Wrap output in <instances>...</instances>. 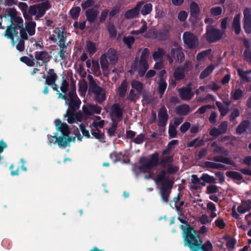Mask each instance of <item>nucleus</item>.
Wrapping results in <instances>:
<instances>
[{"label":"nucleus","mask_w":251,"mask_h":251,"mask_svg":"<svg viewBox=\"0 0 251 251\" xmlns=\"http://www.w3.org/2000/svg\"><path fill=\"white\" fill-rule=\"evenodd\" d=\"M139 95L138 93H136L133 89H131L128 98L131 101H135L139 98Z\"/></svg>","instance_id":"052dcab7"},{"label":"nucleus","mask_w":251,"mask_h":251,"mask_svg":"<svg viewBox=\"0 0 251 251\" xmlns=\"http://www.w3.org/2000/svg\"><path fill=\"white\" fill-rule=\"evenodd\" d=\"M69 82L63 77L62 82L60 86V90L64 94L66 93L69 90Z\"/></svg>","instance_id":"6e6d98bb"},{"label":"nucleus","mask_w":251,"mask_h":251,"mask_svg":"<svg viewBox=\"0 0 251 251\" xmlns=\"http://www.w3.org/2000/svg\"><path fill=\"white\" fill-rule=\"evenodd\" d=\"M123 112L120 105L117 103L113 104L111 108L110 116L111 119H117L121 121L123 118Z\"/></svg>","instance_id":"a211bd4d"},{"label":"nucleus","mask_w":251,"mask_h":251,"mask_svg":"<svg viewBox=\"0 0 251 251\" xmlns=\"http://www.w3.org/2000/svg\"><path fill=\"white\" fill-rule=\"evenodd\" d=\"M191 182L193 184L191 185L190 188L193 190H198L201 188L200 186L201 184L204 186V174L201 175V178H199L197 175L192 176Z\"/></svg>","instance_id":"aec40b11"},{"label":"nucleus","mask_w":251,"mask_h":251,"mask_svg":"<svg viewBox=\"0 0 251 251\" xmlns=\"http://www.w3.org/2000/svg\"><path fill=\"white\" fill-rule=\"evenodd\" d=\"M173 161L172 155L166 156L159 161V153L155 152L150 155V159L144 156L140 157L139 162L141 165L138 167V169L141 172L146 173L158 165L163 168H166L171 165Z\"/></svg>","instance_id":"20e7f679"},{"label":"nucleus","mask_w":251,"mask_h":251,"mask_svg":"<svg viewBox=\"0 0 251 251\" xmlns=\"http://www.w3.org/2000/svg\"><path fill=\"white\" fill-rule=\"evenodd\" d=\"M34 54L35 58L37 60L36 67L43 65L46 67L50 57L49 53L46 50H43L36 51Z\"/></svg>","instance_id":"9d476101"},{"label":"nucleus","mask_w":251,"mask_h":251,"mask_svg":"<svg viewBox=\"0 0 251 251\" xmlns=\"http://www.w3.org/2000/svg\"><path fill=\"white\" fill-rule=\"evenodd\" d=\"M243 95V91L240 88L236 89L234 92H231V96L234 100H237L241 99Z\"/></svg>","instance_id":"a19ab883"},{"label":"nucleus","mask_w":251,"mask_h":251,"mask_svg":"<svg viewBox=\"0 0 251 251\" xmlns=\"http://www.w3.org/2000/svg\"><path fill=\"white\" fill-rule=\"evenodd\" d=\"M214 152L217 154H221L225 156H228L229 154L228 151L225 149L224 147L216 146L213 150Z\"/></svg>","instance_id":"49530a36"},{"label":"nucleus","mask_w":251,"mask_h":251,"mask_svg":"<svg viewBox=\"0 0 251 251\" xmlns=\"http://www.w3.org/2000/svg\"><path fill=\"white\" fill-rule=\"evenodd\" d=\"M185 73L181 66H178L174 71L175 78L177 80L183 79L185 77Z\"/></svg>","instance_id":"2f4dec72"},{"label":"nucleus","mask_w":251,"mask_h":251,"mask_svg":"<svg viewBox=\"0 0 251 251\" xmlns=\"http://www.w3.org/2000/svg\"><path fill=\"white\" fill-rule=\"evenodd\" d=\"M92 135L97 139L99 140L100 141L103 142L104 139V133L101 132V131L98 129H92L91 130Z\"/></svg>","instance_id":"ea45409f"},{"label":"nucleus","mask_w":251,"mask_h":251,"mask_svg":"<svg viewBox=\"0 0 251 251\" xmlns=\"http://www.w3.org/2000/svg\"><path fill=\"white\" fill-rule=\"evenodd\" d=\"M107 30L110 38H115L116 37L117 32L113 24H110L108 25Z\"/></svg>","instance_id":"3c124183"},{"label":"nucleus","mask_w":251,"mask_h":251,"mask_svg":"<svg viewBox=\"0 0 251 251\" xmlns=\"http://www.w3.org/2000/svg\"><path fill=\"white\" fill-rule=\"evenodd\" d=\"M26 30L27 31L29 35L32 36L35 34L36 23L31 21L28 22L26 25Z\"/></svg>","instance_id":"58836bf2"},{"label":"nucleus","mask_w":251,"mask_h":251,"mask_svg":"<svg viewBox=\"0 0 251 251\" xmlns=\"http://www.w3.org/2000/svg\"><path fill=\"white\" fill-rule=\"evenodd\" d=\"M205 168H210L216 169H222L224 170H226L230 169L229 168L226 167L225 165L223 164L209 161L205 162Z\"/></svg>","instance_id":"7c9ffc66"},{"label":"nucleus","mask_w":251,"mask_h":251,"mask_svg":"<svg viewBox=\"0 0 251 251\" xmlns=\"http://www.w3.org/2000/svg\"><path fill=\"white\" fill-rule=\"evenodd\" d=\"M47 75H44L43 78L45 79V84H52L56 82L58 75L55 73L54 69H50L47 72Z\"/></svg>","instance_id":"412c9836"},{"label":"nucleus","mask_w":251,"mask_h":251,"mask_svg":"<svg viewBox=\"0 0 251 251\" xmlns=\"http://www.w3.org/2000/svg\"><path fill=\"white\" fill-rule=\"evenodd\" d=\"M95 4V1L93 0H86L83 2L81 6L83 10L86 9L88 8L92 7Z\"/></svg>","instance_id":"bf43d9fd"},{"label":"nucleus","mask_w":251,"mask_h":251,"mask_svg":"<svg viewBox=\"0 0 251 251\" xmlns=\"http://www.w3.org/2000/svg\"><path fill=\"white\" fill-rule=\"evenodd\" d=\"M216 105L218 108L219 112H220L221 115L222 117L225 116L229 112L228 107L224 106L222 103L219 101L216 102Z\"/></svg>","instance_id":"e433bc0d"},{"label":"nucleus","mask_w":251,"mask_h":251,"mask_svg":"<svg viewBox=\"0 0 251 251\" xmlns=\"http://www.w3.org/2000/svg\"><path fill=\"white\" fill-rule=\"evenodd\" d=\"M207 212L209 214V216L205 214V225L210 223L212 219L217 216L216 207L215 204L212 202H208L207 203Z\"/></svg>","instance_id":"2eb2a0df"},{"label":"nucleus","mask_w":251,"mask_h":251,"mask_svg":"<svg viewBox=\"0 0 251 251\" xmlns=\"http://www.w3.org/2000/svg\"><path fill=\"white\" fill-rule=\"evenodd\" d=\"M219 191V188L217 186L215 185H209L207 186L206 193L207 194H214Z\"/></svg>","instance_id":"4d7b16f0"},{"label":"nucleus","mask_w":251,"mask_h":251,"mask_svg":"<svg viewBox=\"0 0 251 251\" xmlns=\"http://www.w3.org/2000/svg\"><path fill=\"white\" fill-rule=\"evenodd\" d=\"M87 49L90 55H93L97 51V48L95 43L89 41L86 44Z\"/></svg>","instance_id":"a18cd8bd"},{"label":"nucleus","mask_w":251,"mask_h":251,"mask_svg":"<svg viewBox=\"0 0 251 251\" xmlns=\"http://www.w3.org/2000/svg\"><path fill=\"white\" fill-rule=\"evenodd\" d=\"M190 111L189 106L186 104H181L176 108V114L180 116H186L188 115Z\"/></svg>","instance_id":"cd10ccee"},{"label":"nucleus","mask_w":251,"mask_h":251,"mask_svg":"<svg viewBox=\"0 0 251 251\" xmlns=\"http://www.w3.org/2000/svg\"><path fill=\"white\" fill-rule=\"evenodd\" d=\"M164 55V51L163 49L158 48L156 51H155L152 54V58L154 60H158L161 58Z\"/></svg>","instance_id":"09e8293b"},{"label":"nucleus","mask_w":251,"mask_h":251,"mask_svg":"<svg viewBox=\"0 0 251 251\" xmlns=\"http://www.w3.org/2000/svg\"><path fill=\"white\" fill-rule=\"evenodd\" d=\"M69 99L65 94H60L59 99L65 100V104L68 106L64 117L69 124L81 122L83 119V114L81 111H77L81 103L77 97L75 89H72L68 93Z\"/></svg>","instance_id":"f03ea898"},{"label":"nucleus","mask_w":251,"mask_h":251,"mask_svg":"<svg viewBox=\"0 0 251 251\" xmlns=\"http://www.w3.org/2000/svg\"><path fill=\"white\" fill-rule=\"evenodd\" d=\"M104 57L108 59L110 63L112 65L115 64L118 58L117 51L112 48L108 50L106 55H104Z\"/></svg>","instance_id":"a878e982"},{"label":"nucleus","mask_w":251,"mask_h":251,"mask_svg":"<svg viewBox=\"0 0 251 251\" xmlns=\"http://www.w3.org/2000/svg\"><path fill=\"white\" fill-rule=\"evenodd\" d=\"M182 39L187 48L194 49L196 48L198 39L192 33L188 31L184 32L183 34Z\"/></svg>","instance_id":"6e6552de"},{"label":"nucleus","mask_w":251,"mask_h":251,"mask_svg":"<svg viewBox=\"0 0 251 251\" xmlns=\"http://www.w3.org/2000/svg\"><path fill=\"white\" fill-rule=\"evenodd\" d=\"M144 3V1L139 2L135 7L126 11L125 14V18L126 19H130L137 17L139 14L140 10Z\"/></svg>","instance_id":"f3484780"},{"label":"nucleus","mask_w":251,"mask_h":251,"mask_svg":"<svg viewBox=\"0 0 251 251\" xmlns=\"http://www.w3.org/2000/svg\"><path fill=\"white\" fill-rule=\"evenodd\" d=\"M213 160L215 162H221L225 164L236 166V164L232 161L229 157H224L222 155L215 156Z\"/></svg>","instance_id":"bb28decb"},{"label":"nucleus","mask_w":251,"mask_h":251,"mask_svg":"<svg viewBox=\"0 0 251 251\" xmlns=\"http://www.w3.org/2000/svg\"><path fill=\"white\" fill-rule=\"evenodd\" d=\"M210 13L214 16H220L222 13V8L221 6L213 7L210 9Z\"/></svg>","instance_id":"864d4df0"},{"label":"nucleus","mask_w":251,"mask_h":251,"mask_svg":"<svg viewBox=\"0 0 251 251\" xmlns=\"http://www.w3.org/2000/svg\"><path fill=\"white\" fill-rule=\"evenodd\" d=\"M218 129L221 134L226 133L227 129V124L226 122H222L218 126Z\"/></svg>","instance_id":"0e129e2a"},{"label":"nucleus","mask_w":251,"mask_h":251,"mask_svg":"<svg viewBox=\"0 0 251 251\" xmlns=\"http://www.w3.org/2000/svg\"><path fill=\"white\" fill-rule=\"evenodd\" d=\"M6 11L7 12V14L3 15H0L1 19H2L3 16L10 18V24L7 26L4 35L8 39H10L13 43H14V37L18 34V29H20L21 37L20 39L27 40L28 36L26 32V30L23 27V20L21 17L17 16L18 12L16 9L14 8H9L6 9Z\"/></svg>","instance_id":"f257e3e1"},{"label":"nucleus","mask_w":251,"mask_h":251,"mask_svg":"<svg viewBox=\"0 0 251 251\" xmlns=\"http://www.w3.org/2000/svg\"><path fill=\"white\" fill-rule=\"evenodd\" d=\"M145 139V134L141 133L133 139V142L136 144L143 143Z\"/></svg>","instance_id":"69168bd1"},{"label":"nucleus","mask_w":251,"mask_h":251,"mask_svg":"<svg viewBox=\"0 0 251 251\" xmlns=\"http://www.w3.org/2000/svg\"><path fill=\"white\" fill-rule=\"evenodd\" d=\"M152 9V5L151 3L145 4L142 7L141 13L143 16L150 14Z\"/></svg>","instance_id":"c03bdc74"},{"label":"nucleus","mask_w":251,"mask_h":251,"mask_svg":"<svg viewBox=\"0 0 251 251\" xmlns=\"http://www.w3.org/2000/svg\"><path fill=\"white\" fill-rule=\"evenodd\" d=\"M204 145V140L203 138L201 139V140H199L198 139H195L190 142H189L187 144V147H195V148H198L201 146Z\"/></svg>","instance_id":"79ce46f5"},{"label":"nucleus","mask_w":251,"mask_h":251,"mask_svg":"<svg viewBox=\"0 0 251 251\" xmlns=\"http://www.w3.org/2000/svg\"><path fill=\"white\" fill-rule=\"evenodd\" d=\"M178 171V168L176 166L171 164L168 167H167V169L165 170L167 174H174L176 173Z\"/></svg>","instance_id":"680f3d73"},{"label":"nucleus","mask_w":251,"mask_h":251,"mask_svg":"<svg viewBox=\"0 0 251 251\" xmlns=\"http://www.w3.org/2000/svg\"><path fill=\"white\" fill-rule=\"evenodd\" d=\"M240 13L235 15L232 23V28L236 35H239L241 31Z\"/></svg>","instance_id":"b1692460"},{"label":"nucleus","mask_w":251,"mask_h":251,"mask_svg":"<svg viewBox=\"0 0 251 251\" xmlns=\"http://www.w3.org/2000/svg\"><path fill=\"white\" fill-rule=\"evenodd\" d=\"M132 88L136 90L138 94L141 95L143 89V84L138 80H133L131 83Z\"/></svg>","instance_id":"72a5a7b5"},{"label":"nucleus","mask_w":251,"mask_h":251,"mask_svg":"<svg viewBox=\"0 0 251 251\" xmlns=\"http://www.w3.org/2000/svg\"><path fill=\"white\" fill-rule=\"evenodd\" d=\"M215 226L220 229H224L226 226V224L222 218L217 219L214 222Z\"/></svg>","instance_id":"338daca9"},{"label":"nucleus","mask_w":251,"mask_h":251,"mask_svg":"<svg viewBox=\"0 0 251 251\" xmlns=\"http://www.w3.org/2000/svg\"><path fill=\"white\" fill-rule=\"evenodd\" d=\"M157 125L160 127H164L166 126L169 115L167 110L164 106H162L159 110L158 113Z\"/></svg>","instance_id":"ddd939ff"},{"label":"nucleus","mask_w":251,"mask_h":251,"mask_svg":"<svg viewBox=\"0 0 251 251\" xmlns=\"http://www.w3.org/2000/svg\"><path fill=\"white\" fill-rule=\"evenodd\" d=\"M197 60L199 61V63L196 64L195 68L196 70H198V72H200V69L199 68L200 65H202V62L204 61V50L201 51L197 55Z\"/></svg>","instance_id":"37998d69"},{"label":"nucleus","mask_w":251,"mask_h":251,"mask_svg":"<svg viewBox=\"0 0 251 251\" xmlns=\"http://www.w3.org/2000/svg\"><path fill=\"white\" fill-rule=\"evenodd\" d=\"M201 224L204 225V214L200 218ZM183 231L184 245L188 246L191 251H204V244L200 236V233L204 234V225L201 226L199 231L195 230L189 225L184 227L181 225Z\"/></svg>","instance_id":"7ed1b4c3"},{"label":"nucleus","mask_w":251,"mask_h":251,"mask_svg":"<svg viewBox=\"0 0 251 251\" xmlns=\"http://www.w3.org/2000/svg\"><path fill=\"white\" fill-rule=\"evenodd\" d=\"M178 92L180 98L184 100H188L194 96V93L192 92L191 88L189 85L179 88Z\"/></svg>","instance_id":"dca6fc26"},{"label":"nucleus","mask_w":251,"mask_h":251,"mask_svg":"<svg viewBox=\"0 0 251 251\" xmlns=\"http://www.w3.org/2000/svg\"><path fill=\"white\" fill-rule=\"evenodd\" d=\"M20 61L25 63L29 67H33L35 65L34 59H30L27 56H22L20 58Z\"/></svg>","instance_id":"8fccbe9b"},{"label":"nucleus","mask_w":251,"mask_h":251,"mask_svg":"<svg viewBox=\"0 0 251 251\" xmlns=\"http://www.w3.org/2000/svg\"><path fill=\"white\" fill-rule=\"evenodd\" d=\"M134 38L132 36L124 37L123 38L124 43L127 46V48L129 49H131L132 48V46L134 43Z\"/></svg>","instance_id":"de8ad7c7"},{"label":"nucleus","mask_w":251,"mask_h":251,"mask_svg":"<svg viewBox=\"0 0 251 251\" xmlns=\"http://www.w3.org/2000/svg\"><path fill=\"white\" fill-rule=\"evenodd\" d=\"M89 92L95 95V100L101 104L106 100V92L104 89L98 84L89 88Z\"/></svg>","instance_id":"1a4fd4ad"},{"label":"nucleus","mask_w":251,"mask_h":251,"mask_svg":"<svg viewBox=\"0 0 251 251\" xmlns=\"http://www.w3.org/2000/svg\"><path fill=\"white\" fill-rule=\"evenodd\" d=\"M250 122L249 120H245L243 121L237 127L236 133L238 134H241L246 132L249 127Z\"/></svg>","instance_id":"c756f323"},{"label":"nucleus","mask_w":251,"mask_h":251,"mask_svg":"<svg viewBox=\"0 0 251 251\" xmlns=\"http://www.w3.org/2000/svg\"><path fill=\"white\" fill-rule=\"evenodd\" d=\"M127 82L126 80H123L118 88V92L121 98H124L127 90Z\"/></svg>","instance_id":"f704fd0d"},{"label":"nucleus","mask_w":251,"mask_h":251,"mask_svg":"<svg viewBox=\"0 0 251 251\" xmlns=\"http://www.w3.org/2000/svg\"><path fill=\"white\" fill-rule=\"evenodd\" d=\"M75 138L76 137H71L70 136V135L65 137V138L64 139H63L62 137H58L55 142H57L59 148H65L67 146H70L71 142H75Z\"/></svg>","instance_id":"6ab92c4d"},{"label":"nucleus","mask_w":251,"mask_h":251,"mask_svg":"<svg viewBox=\"0 0 251 251\" xmlns=\"http://www.w3.org/2000/svg\"><path fill=\"white\" fill-rule=\"evenodd\" d=\"M205 35L206 39L209 43H215L220 41L223 38L224 32L219 29L210 27L207 26Z\"/></svg>","instance_id":"423d86ee"},{"label":"nucleus","mask_w":251,"mask_h":251,"mask_svg":"<svg viewBox=\"0 0 251 251\" xmlns=\"http://www.w3.org/2000/svg\"><path fill=\"white\" fill-rule=\"evenodd\" d=\"M51 7V4L49 1L43 2L37 4L38 17L41 18L43 17L46 10L50 9Z\"/></svg>","instance_id":"393cba45"},{"label":"nucleus","mask_w":251,"mask_h":251,"mask_svg":"<svg viewBox=\"0 0 251 251\" xmlns=\"http://www.w3.org/2000/svg\"><path fill=\"white\" fill-rule=\"evenodd\" d=\"M55 126L57 130L61 132V136L63 139L70 134L71 131L68 125L65 123H62L61 121L57 119L55 120Z\"/></svg>","instance_id":"4468645a"},{"label":"nucleus","mask_w":251,"mask_h":251,"mask_svg":"<svg viewBox=\"0 0 251 251\" xmlns=\"http://www.w3.org/2000/svg\"><path fill=\"white\" fill-rule=\"evenodd\" d=\"M251 209V200L243 201L242 204L237 208L238 211L241 213H245Z\"/></svg>","instance_id":"c85d7f7f"},{"label":"nucleus","mask_w":251,"mask_h":251,"mask_svg":"<svg viewBox=\"0 0 251 251\" xmlns=\"http://www.w3.org/2000/svg\"><path fill=\"white\" fill-rule=\"evenodd\" d=\"M244 57L247 62L251 64V50H245L244 52Z\"/></svg>","instance_id":"774afa93"},{"label":"nucleus","mask_w":251,"mask_h":251,"mask_svg":"<svg viewBox=\"0 0 251 251\" xmlns=\"http://www.w3.org/2000/svg\"><path fill=\"white\" fill-rule=\"evenodd\" d=\"M226 176L233 179L236 180H241L243 179L242 176L238 172L235 171L226 172Z\"/></svg>","instance_id":"c9c22d12"},{"label":"nucleus","mask_w":251,"mask_h":251,"mask_svg":"<svg viewBox=\"0 0 251 251\" xmlns=\"http://www.w3.org/2000/svg\"><path fill=\"white\" fill-rule=\"evenodd\" d=\"M19 8L23 12L24 17L25 19H27L28 16L27 15L26 12L28 8L27 4L25 2H20L18 4Z\"/></svg>","instance_id":"603ef678"},{"label":"nucleus","mask_w":251,"mask_h":251,"mask_svg":"<svg viewBox=\"0 0 251 251\" xmlns=\"http://www.w3.org/2000/svg\"><path fill=\"white\" fill-rule=\"evenodd\" d=\"M243 26L247 34L251 33V8L246 7L243 11Z\"/></svg>","instance_id":"9b49d317"},{"label":"nucleus","mask_w":251,"mask_h":251,"mask_svg":"<svg viewBox=\"0 0 251 251\" xmlns=\"http://www.w3.org/2000/svg\"><path fill=\"white\" fill-rule=\"evenodd\" d=\"M99 12L94 8H89L85 12L86 20L91 24L94 23L97 19Z\"/></svg>","instance_id":"4be33fe9"},{"label":"nucleus","mask_w":251,"mask_h":251,"mask_svg":"<svg viewBox=\"0 0 251 251\" xmlns=\"http://www.w3.org/2000/svg\"><path fill=\"white\" fill-rule=\"evenodd\" d=\"M166 174L167 173L165 171V170L161 171L160 173L157 175L155 179L156 182H162L163 180H164V181L166 179H168V178H166Z\"/></svg>","instance_id":"5fc2aeb1"},{"label":"nucleus","mask_w":251,"mask_h":251,"mask_svg":"<svg viewBox=\"0 0 251 251\" xmlns=\"http://www.w3.org/2000/svg\"><path fill=\"white\" fill-rule=\"evenodd\" d=\"M171 27L166 25L159 29H152L148 31L147 38H152L159 41H165L169 40L171 36Z\"/></svg>","instance_id":"39448f33"},{"label":"nucleus","mask_w":251,"mask_h":251,"mask_svg":"<svg viewBox=\"0 0 251 251\" xmlns=\"http://www.w3.org/2000/svg\"><path fill=\"white\" fill-rule=\"evenodd\" d=\"M81 9L79 6L73 7L69 12L70 15L73 20H76L79 16Z\"/></svg>","instance_id":"4c0bfd02"},{"label":"nucleus","mask_w":251,"mask_h":251,"mask_svg":"<svg viewBox=\"0 0 251 251\" xmlns=\"http://www.w3.org/2000/svg\"><path fill=\"white\" fill-rule=\"evenodd\" d=\"M104 56V55H103L101 56L100 59V63L101 69L102 70L105 71L108 69V66L107 59L105 58Z\"/></svg>","instance_id":"e2e57ef3"},{"label":"nucleus","mask_w":251,"mask_h":251,"mask_svg":"<svg viewBox=\"0 0 251 251\" xmlns=\"http://www.w3.org/2000/svg\"><path fill=\"white\" fill-rule=\"evenodd\" d=\"M190 21L194 24L199 20L200 15V8L198 3L192 1L190 5Z\"/></svg>","instance_id":"f8f14e48"},{"label":"nucleus","mask_w":251,"mask_h":251,"mask_svg":"<svg viewBox=\"0 0 251 251\" xmlns=\"http://www.w3.org/2000/svg\"><path fill=\"white\" fill-rule=\"evenodd\" d=\"M237 73L238 75L240 76V77L246 81H249L250 79V77L248 76L247 74V72H245L242 69H237Z\"/></svg>","instance_id":"13d9d810"},{"label":"nucleus","mask_w":251,"mask_h":251,"mask_svg":"<svg viewBox=\"0 0 251 251\" xmlns=\"http://www.w3.org/2000/svg\"><path fill=\"white\" fill-rule=\"evenodd\" d=\"M172 56L178 62H182L184 60V54L181 47L172 48L171 50Z\"/></svg>","instance_id":"5701e85b"},{"label":"nucleus","mask_w":251,"mask_h":251,"mask_svg":"<svg viewBox=\"0 0 251 251\" xmlns=\"http://www.w3.org/2000/svg\"><path fill=\"white\" fill-rule=\"evenodd\" d=\"M157 84L158 85V92L160 95V98H161L166 89L167 83L165 79L161 78L159 79Z\"/></svg>","instance_id":"473e14b6"},{"label":"nucleus","mask_w":251,"mask_h":251,"mask_svg":"<svg viewBox=\"0 0 251 251\" xmlns=\"http://www.w3.org/2000/svg\"><path fill=\"white\" fill-rule=\"evenodd\" d=\"M174 183V181L170 179H166L164 181L162 182V187L159 193L162 201L166 203L169 201V197Z\"/></svg>","instance_id":"0eeeda50"}]
</instances>
